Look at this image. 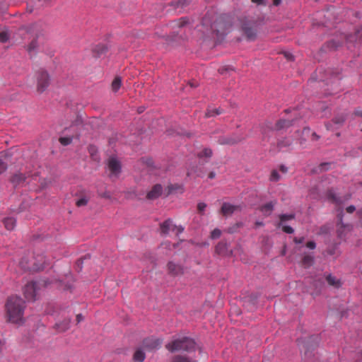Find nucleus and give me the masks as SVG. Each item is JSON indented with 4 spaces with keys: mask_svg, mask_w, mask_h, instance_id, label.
<instances>
[{
    "mask_svg": "<svg viewBox=\"0 0 362 362\" xmlns=\"http://www.w3.org/2000/svg\"><path fill=\"white\" fill-rule=\"evenodd\" d=\"M88 152L93 159H94L95 160L98 159V157L97 155V149L94 146H90L88 147Z\"/></svg>",
    "mask_w": 362,
    "mask_h": 362,
    "instance_id": "nucleus-34",
    "label": "nucleus"
},
{
    "mask_svg": "<svg viewBox=\"0 0 362 362\" xmlns=\"http://www.w3.org/2000/svg\"><path fill=\"white\" fill-rule=\"evenodd\" d=\"M282 230H283V231L284 233H288V234H291L294 231L293 228L289 226H283Z\"/></svg>",
    "mask_w": 362,
    "mask_h": 362,
    "instance_id": "nucleus-43",
    "label": "nucleus"
},
{
    "mask_svg": "<svg viewBox=\"0 0 362 362\" xmlns=\"http://www.w3.org/2000/svg\"><path fill=\"white\" fill-rule=\"evenodd\" d=\"M327 199L337 206H341L343 204L344 201L339 197H338L332 189H329L327 192Z\"/></svg>",
    "mask_w": 362,
    "mask_h": 362,
    "instance_id": "nucleus-16",
    "label": "nucleus"
},
{
    "mask_svg": "<svg viewBox=\"0 0 362 362\" xmlns=\"http://www.w3.org/2000/svg\"><path fill=\"white\" fill-rule=\"evenodd\" d=\"M344 117L343 116L336 117L333 119V122L337 124H341L344 122Z\"/></svg>",
    "mask_w": 362,
    "mask_h": 362,
    "instance_id": "nucleus-44",
    "label": "nucleus"
},
{
    "mask_svg": "<svg viewBox=\"0 0 362 362\" xmlns=\"http://www.w3.org/2000/svg\"><path fill=\"white\" fill-rule=\"evenodd\" d=\"M3 347H4V342L0 340V354L2 352Z\"/></svg>",
    "mask_w": 362,
    "mask_h": 362,
    "instance_id": "nucleus-63",
    "label": "nucleus"
},
{
    "mask_svg": "<svg viewBox=\"0 0 362 362\" xmlns=\"http://www.w3.org/2000/svg\"><path fill=\"white\" fill-rule=\"evenodd\" d=\"M355 209H356V208H355V206H353V205H351V206H348V207L346 209V211H347L348 213H349V214L353 213V212L355 211Z\"/></svg>",
    "mask_w": 362,
    "mask_h": 362,
    "instance_id": "nucleus-53",
    "label": "nucleus"
},
{
    "mask_svg": "<svg viewBox=\"0 0 362 362\" xmlns=\"http://www.w3.org/2000/svg\"><path fill=\"white\" fill-rule=\"evenodd\" d=\"M216 176V173L214 172H211L209 174V178L210 179H213Z\"/></svg>",
    "mask_w": 362,
    "mask_h": 362,
    "instance_id": "nucleus-61",
    "label": "nucleus"
},
{
    "mask_svg": "<svg viewBox=\"0 0 362 362\" xmlns=\"http://www.w3.org/2000/svg\"><path fill=\"white\" fill-rule=\"evenodd\" d=\"M355 115H358V116H360V117H362V111H361V110H356V111L355 112Z\"/></svg>",
    "mask_w": 362,
    "mask_h": 362,
    "instance_id": "nucleus-62",
    "label": "nucleus"
},
{
    "mask_svg": "<svg viewBox=\"0 0 362 362\" xmlns=\"http://www.w3.org/2000/svg\"><path fill=\"white\" fill-rule=\"evenodd\" d=\"M342 211L338 214V229H337V235L339 238H342L344 237V230L348 226H345L342 221Z\"/></svg>",
    "mask_w": 362,
    "mask_h": 362,
    "instance_id": "nucleus-22",
    "label": "nucleus"
},
{
    "mask_svg": "<svg viewBox=\"0 0 362 362\" xmlns=\"http://www.w3.org/2000/svg\"><path fill=\"white\" fill-rule=\"evenodd\" d=\"M329 230V228L327 226H323L320 228V234H325L327 233Z\"/></svg>",
    "mask_w": 362,
    "mask_h": 362,
    "instance_id": "nucleus-46",
    "label": "nucleus"
},
{
    "mask_svg": "<svg viewBox=\"0 0 362 362\" xmlns=\"http://www.w3.org/2000/svg\"><path fill=\"white\" fill-rule=\"evenodd\" d=\"M162 344V340L160 339L155 337H148L144 339L142 342V346L144 349L148 351H153L158 349Z\"/></svg>",
    "mask_w": 362,
    "mask_h": 362,
    "instance_id": "nucleus-8",
    "label": "nucleus"
},
{
    "mask_svg": "<svg viewBox=\"0 0 362 362\" xmlns=\"http://www.w3.org/2000/svg\"><path fill=\"white\" fill-rule=\"evenodd\" d=\"M195 342L189 337L177 339L167 344L165 348L170 352L187 351L190 352L195 350Z\"/></svg>",
    "mask_w": 362,
    "mask_h": 362,
    "instance_id": "nucleus-4",
    "label": "nucleus"
},
{
    "mask_svg": "<svg viewBox=\"0 0 362 362\" xmlns=\"http://www.w3.org/2000/svg\"><path fill=\"white\" fill-rule=\"evenodd\" d=\"M108 169L110 172V176L117 177L121 172V164L117 158L111 157L107 162Z\"/></svg>",
    "mask_w": 362,
    "mask_h": 362,
    "instance_id": "nucleus-9",
    "label": "nucleus"
},
{
    "mask_svg": "<svg viewBox=\"0 0 362 362\" xmlns=\"http://www.w3.org/2000/svg\"><path fill=\"white\" fill-rule=\"evenodd\" d=\"M8 33L6 31H2L0 33V42H6L8 40Z\"/></svg>",
    "mask_w": 362,
    "mask_h": 362,
    "instance_id": "nucleus-40",
    "label": "nucleus"
},
{
    "mask_svg": "<svg viewBox=\"0 0 362 362\" xmlns=\"http://www.w3.org/2000/svg\"><path fill=\"white\" fill-rule=\"evenodd\" d=\"M38 24L34 23L25 28V30L27 33H31L35 35L33 40L30 42V44L27 47V51L30 56L35 54L36 50L38 47V44L37 42V37H38L39 28Z\"/></svg>",
    "mask_w": 362,
    "mask_h": 362,
    "instance_id": "nucleus-6",
    "label": "nucleus"
},
{
    "mask_svg": "<svg viewBox=\"0 0 362 362\" xmlns=\"http://www.w3.org/2000/svg\"><path fill=\"white\" fill-rule=\"evenodd\" d=\"M306 247L310 250H314L316 247V244L314 241H308L306 243Z\"/></svg>",
    "mask_w": 362,
    "mask_h": 362,
    "instance_id": "nucleus-47",
    "label": "nucleus"
},
{
    "mask_svg": "<svg viewBox=\"0 0 362 362\" xmlns=\"http://www.w3.org/2000/svg\"><path fill=\"white\" fill-rule=\"evenodd\" d=\"M329 165H330V163H322L319 166L320 170H321V171L327 170L329 169Z\"/></svg>",
    "mask_w": 362,
    "mask_h": 362,
    "instance_id": "nucleus-45",
    "label": "nucleus"
},
{
    "mask_svg": "<svg viewBox=\"0 0 362 362\" xmlns=\"http://www.w3.org/2000/svg\"><path fill=\"white\" fill-rule=\"evenodd\" d=\"M57 329L59 332H65L69 327V321H64L62 323L56 324Z\"/></svg>",
    "mask_w": 362,
    "mask_h": 362,
    "instance_id": "nucleus-31",
    "label": "nucleus"
},
{
    "mask_svg": "<svg viewBox=\"0 0 362 362\" xmlns=\"http://www.w3.org/2000/svg\"><path fill=\"white\" fill-rule=\"evenodd\" d=\"M52 264L49 257L45 255L44 253H36L33 255L32 261H29L27 257H23L19 264L23 270L40 271L44 269L47 266Z\"/></svg>",
    "mask_w": 362,
    "mask_h": 362,
    "instance_id": "nucleus-3",
    "label": "nucleus"
},
{
    "mask_svg": "<svg viewBox=\"0 0 362 362\" xmlns=\"http://www.w3.org/2000/svg\"><path fill=\"white\" fill-rule=\"evenodd\" d=\"M145 357L146 356L144 352L141 349H138L133 356V359L137 362H143Z\"/></svg>",
    "mask_w": 362,
    "mask_h": 362,
    "instance_id": "nucleus-25",
    "label": "nucleus"
},
{
    "mask_svg": "<svg viewBox=\"0 0 362 362\" xmlns=\"http://www.w3.org/2000/svg\"><path fill=\"white\" fill-rule=\"evenodd\" d=\"M276 201L269 202L264 205L261 206L260 211L264 214V216H269L274 209V206L276 205Z\"/></svg>",
    "mask_w": 362,
    "mask_h": 362,
    "instance_id": "nucleus-21",
    "label": "nucleus"
},
{
    "mask_svg": "<svg viewBox=\"0 0 362 362\" xmlns=\"http://www.w3.org/2000/svg\"><path fill=\"white\" fill-rule=\"evenodd\" d=\"M52 282H47L46 281L42 280L38 282L31 281L28 283L24 287V296L28 300H35L37 295V291L39 288L40 286L43 285L47 286V285L52 284Z\"/></svg>",
    "mask_w": 362,
    "mask_h": 362,
    "instance_id": "nucleus-5",
    "label": "nucleus"
},
{
    "mask_svg": "<svg viewBox=\"0 0 362 362\" xmlns=\"http://www.w3.org/2000/svg\"><path fill=\"white\" fill-rule=\"evenodd\" d=\"M326 280L329 286H332L336 288H338L341 286V281L332 274L327 275Z\"/></svg>",
    "mask_w": 362,
    "mask_h": 362,
    "instance_id": "nucleus-23",
    "label": "nucleus"
},
{
    "mask_svg": "<svg viewBox=\"0 0 362 362\" xmlns=\"http://www.w3.org/2000/svg\"><path fill=\"white\" fill-rule=\"evenodd\" d=\"M284 56L285 57L288 59V60H293V56L292 54L289 53V52H285L284 53Z\"/></svg>",
    "mask_w": 362,
    "mask_h": 362,
    "instance_id": "nucleus-51",
    "label": "nucleus"
},
{
    "mask_svg": "<svg viewBox=\"0 0 362 362\" xmlns=\"http://www.w3.org/2000/svg\"><path fill=\"white\" fill-rule=\"evenodd\" d=\"M281 2V0H273V5L274 6H279Z\"/></svg>",
    "mask_w": 362,
    "mask_h": 362,
    "instance_id": "nucleus-59",
    "label": "nucleus"
},
{
    "mask_svg": "<svg viewBox=\"0 0 362 362\" xmlns=\"http://www.w3.org/2000/svg\"><path fill=\"white\" fill-rule=\"evenodd\" d=\"M293 124V120L289 119H280L276 124V129L279 130L284 128H287Z\"/></svg>",
    "mask_w": 362,
    "mask_h": 362,
    "instance_id": "nucleus-24",
    "label": "nucleus"
},
{
    "mask_svg": "<svg viewBox=\"0 0 362 362\" xmlns=\"http://www.w3.org/2000/svg\"><path fill=\"white\" fill-rule=\"evenodd\" d=\"M172 362H194L190 361L188 358L182 356H175L173 357Z\"/></svg>",
    "mask_w": 362,
    "mask_h": 362,
    "instance_id": "nucleus-33",
    "label": "nucleus"
},
{
    "mask_svg": "<svg viewBox=\"0 0 362 362\" xmlns=\"http://www.w3.org/2000/svg\"><path fill=\"white\" fill-rule=\"evenodd\" d=\"M280 180V175L276 170H273L271 173L270 180L272 182H277Z\"/></svg>",
    "mask_w": 362,
    "mask_h": 362,
    "instance_id": "nucleus-37",
    "label": "nucleus"
},
{
    "mask_svg": "<svg viewBox=\"0 0 362 362\" xmlns=\"http://www.w3.org/2000/svg\"><path fill=\"white\" fill-rule=\"evenodd\" d=\"M175 228L176 225H174L170 219L165 221L160 226V232L163 235L168 234L170 231H175Z\"/></svg>",
    "mask_w": 362,
    "mask_h": 362,
    "instance_id": "nucleus-15",
    "label": "nucleus"
},
{
    "mask_svg": "<svg viewBox=\"0 0 362 362\" xmlns=\"http://www.w3.org/2000/svg\"><path fill=\"white\" fill-rule=\"evenodd\" d=\"M215 252L221 256H230L232 255V251L228 250V243L225 241H221L216 245Z\"/></svg>",
    "mask_w": 362,
    "mask_h": 362,
    "instance_id": "nucleus-12",
    "label": "nucleus"
},
{
    "mask_svg": "<svg viewBox=\"0 0 362 362\" xmlns=\"http://www.w3.org/2000/svg\"><path fill=\"white\" fill-rule=\"evenodd\" d=\"M212 153H213L212 150L211 148H204L202 151H200L197 156L199 158H209L211 157Z\"/></svg>",
    "mask_w": 362,
    "mask_h": 362,
    "instance_id": "nucleus-30",
    "label": "nucleus"
},
{
    "mask_svg": "<svg viewBox=\"0 0 362 362\" xmlns=\"http://www.w3.org/2000/svg\"><path fill=\"white\" fill-rule=\"evenodd\" d=\"M304 238L303 237H301V238H297V237H295L293 238V242L296 243V244H300V243H303L304 242Z\"/></svg>",
    "mask_w": 362,
    "mask_h": 362,
    "instance_id": "nucleus-48",
    "label": "nucleus"
},
{
    "mask_svg": "<svg viewBox=\"0 0 362 362\" xmlns=\"http://www.w3.org/2000/svg\"><path fill=\"white\" fill-rule=\"evenodd\" d=\"M88 200H89V197L85 195V196H83L82 197L79 198L78 199H77V201L76 202V204L78 207L83 206L88 204Z\"/></svg>",
    "mask_w": 362,
    "mask_h": 362,
    "instance_id": "nucleus-32",
    "label": "nucleus"
},
{
    "mask_svg": "<svg viewBox=\"0 0 362 362\" xmlns=\"http://www.w3.org/2000/svg\"><path fill=\"white\" fill-rule=\"evenodd\" d=\"M206 207V204L205 203L199 202L197 204V210H198L199 213L203 214V212L204 211Z\"/></svg>",
    "mask_w": 362,
    "mask_h": 362,
    "instance_id": "nucleus-42",
    "label": "nucleus"
},
{
    "mask_svg": "<svg viewBox=\"0 0 362 362\" xmlns=\"http://www.w3.org/2000/svg\"><path fill=\"white\" fill-rule=\"evenodd\" d=\"M7 168V163L2 158H0V174L4 173Z\"/></svg>",
    "mask_w": 362,
    "mask_h": 362,
    "instance_id": "nucleus-41",
    "label": "nucleus"
},
{
    "mask_svg": "<svg viewBox=\"0 0 362 362\" xmlns=\"http://www.w3.org/2000/svg\"><path fill=\"white\" fill-rule=\"evenodd\" d=\"M305 141V139H300V140H299V144H300V145H303V142H304Z\"/></svg>",
    "mask_w": 362,
    "mask_h": 362,
    "instance_id": "nucleus-64",
    "label": "nucleus"
},
{
    "mask_svg": "<svg viewBox=\"0 0 362 362\" xmlns=\"http://www.w3.org/2000/svg\"><path fill=\"white\" fill-rule=\"evenodd\" d=\"M167 195H169L173 193H183L184 187L182 185L180 184H170L167 187Z\"/></svg>",
    "mask_w": 362,
    "mask_h": 362,
    "instance_id": "nucleus-20",
    "label": "nucleus"
},
{
    "mask_svg": "<svg viewBox=\"0 0 362 362\" xmlns=\"http://www.w3.org/2000/svg\"><path fill=\"white\" fill-rule=\"evenodd\" d=\"M240 206L238 205H233L228 202H224L221 208V213L225 216L233 214L235 211L239 210Z\"/></svg>",
    "mask_w": 362,
    "mask_h": 362,
    "instance_id": "nucleus-13",
    "label": "nucleus"
},
{
    "mask_svg": "<svg viewBox=\"0 0 362 362\" xmlns=\"http://www.w3.org/2000/svg\"><path fill=\"white\" fill-rule=\"evenodd\" d=\"M251 1L257 5H266L265 0H251Z\"/></svg>",
    "mask_w": 362,
    "mask_h": 362,
    "instance_id": "nucleus-50",
    "label": "nucleus"
},
{
    "mask_svg": "<svg viewBox=\"0 0 362 362\" xmlns=\"http://www.w3.org/2000/svg\"><path fill=\"white\" fill-rule=\"evenodd\" d=\"M83 320V317L81 314H78L76 315V321L78 323L81 322Z\"/></svg>",
    "mask_w": 362,
    "mask_h": 362,
    "instance_id": "nucleus-55",
    "label": "nucleus"
},
{
    "mask_svg": "<svg viewBox=\"0 0 362 362\" xmlns=\"http://www.w3.org/2000/svg\"><path fill=\"white\" fill-rule=\"evenodd\" d=\"M291 144L292 141L291 139L285 138L278 142L277 146L279 149H282L284 148L289 147Z\"/></svg>",
    "mask_w": 362,
    "mask_h": 362,
    "instance_id": "nucleus-29",
    "label": "nucleus"
},
{
    "mask_svg": "<svg viewBox=\"0 0 362 362\" xmlns=\"http://www.w3.org/2000/svg\"><path fill=\"white\" fill-rule=\"evenodd\" d=\"M358 214L359 215V217H360V223L362 226V209H361L358 211Z\"/></svg>",
    "mask_w": 362,
    "mask_h": 362,
    "instance_id": "nucleus-58",
    "label": "nucleus"
},
{
    "mask_svg": "<svg viewBox=\"0 0 362 362\" xmlns=\"http://www.w3.org/2000/svg\"><path fill=\"white\" fill-rule=\"evenodd\" d=\"M223 112L220 108H209L206 112V117H214L215 115H221Z\"/></svg>",
    "mask_w": 362,
    "mask_h": 362,
    "instance_id": "nucleus-28",
    "label": "nucleus"
},
{
    "mask_svg": "<svg viewBox=\"0 0 362 362\" xmlns=\"http://www.w3.org/2000/svg\"><path fill=\"white\" fill-rule=\"evenodd\" d=\"M255 225L256 227H259V226H264V223L262 221H256Z\"/></svg>",
    "mask_w": 362,
    "mask_h": 362,
    "instance_id": "nucleus-60",
    "label": "nucleus"
},
{
    "mask_svg": "<svg viewBox=\"0 0 362 362\" xmlns=\"http://www.w3.org/2000/svg\"><path fill=\"white\" fill-rule=\"evenodd\" d=\"M280 170L284 173H286L287 172V168L284 165H281L280 166Z\"/></svg>",
    "mask_w": 362,
    "mask_h": 362,
    "instance_id": "nucleus-57",
    "label": "nucleus"
},
{
    "mask_svg": "<svg viewBox=\"0 0 362 362\" xmlns=\"http://www.w3.org/2000/svg\"><path fill=\"white\" fill-rule=\"evenodd\" d=\"M314 263V257L309 254H303L300 265L305 269L310 268Z\"/></svg>",
    "mask_w": 362,
    "mask_h": 362,
    "instance_id": "nucleus-19",
    "label": "nucleus"
},
{
    "mask_svg": "<svg viewBox=\"0 0 362 362\" xmlns=\"http://www.w3.org/2000/svg\"><path fill=\"white\" fill-rule=\"evenodd\" d=\"M59 284L60 287H62L64 289H69L71 288V285L69 284H66L64 285H62V281H59Z\"/></svg>",
    "mask_w": 362,
    "mask_h": 362,
    "instance_id": "nucleus-52",
    "label": "nucleus"
},
{
    "mask_svg": "<svg viewBox=\"0 0 362 362\" xmlns=\"http://www.w3.org/2000/svg\"><path fill=\"white\" fill-rule=\"evenodd\" d=\"M168 272L173 276H180L184 274V267L182 265L170 261L167 264Z\"/></svg>",
    "mask_w": 362,
    "mask_h": 362,
    "instance_id": "nucleus-10",
    "label": "nucleus"
},
{
    "mask_svg": "<svg viewBox=\"0 0 362 362\" xmlns=\"http://www.w3.org/2000/svg\"><path fill=\"white\" fill-rule=\"evenodd\" d=\"M320 139V136H318L315 132L312 133V139L317 141Z\"/></svg>",
    "mask_w": 362,
    "mask_h": 362,
    "instance_id": "nucleus-54",
    "label": "nucleus"
},
{
    "mask_svg": "<svg viewBox=\"0 0 362 362\" xmlns=\"http://www.w3.org/2000/svg\"><path fill=\"white\" fill-rule=\"evenodd\" d=\"M221 235V230L218 228H215L211 232L210 237L211 239H217Z\"/></svg>",
    "mask_w": 362,
    "mask_h": 362,
    "instance_id": "nucleus-39",
    "label": "nucleus"
},
{
    "mask_svg": "<svg viewBox=\"0 0 362 362\" xmlns=\"http://www.w3.org/2000/svg\"><path fill=\"white\" fill-rule=\"evenodd\" d=\"M310 129H309V128H304V129H303V132H302V134H303V135H307V134H308L310 133Z\"/></svg>",
    "mask_w": 362,
    "mask_h": 362,
    "instance_id": "nucleus-56",
    "label": "nucleus"
},
{
    "mask_svg": "<svg viewBox=\"0 0 362 362\" xmlns=\"http://www.w3.org/2000/svg\"><path fill=\"white\" fill-rule=\"evenodd\" d=\"M295 218V215L291 214H281L279 216V219L281 221V222H284V221H288V220H292Z\"/></svg>",
    "mask_w": 362,
    "mask_h": 362,
    "instance_id": "nucleus-36",
    "label": "nucleus"
},
{
    "mask_svg": "<svg viewBox=\"0 0 362 362\" xmlns=\"http://www.w3.org/2000/svg\"><path fill=\"white\" fill-rule=\"evenodd\" d=\"M162 191H163L162 186L159 184H156L147 193L146 198L148 199H151V200L156 199L161 195Z\"/></svg>",
    "mask_w": 362,
    "mask_h": 362,
    "instance_id": "nucleus-14",
    "label": "nucleus"
},
{
    "mask_svg": "<svg viewBox=\"0 0 362 362\" xmlns=\"http://www.w3.org/2000/svg\"><path fill=\"white\" fill-rule=\"evenodd\" d=\"M28 176H29V175H26L25 174L19 172L12 175L10 178V181L14 186H17L23 183Z\"/></svg>",
    "mask_w": 362,
    "mask_h": 362,
    "instance_id": "nucleus-18",
    "label": "nucleus"
},
{
    "mask_svg": "<svg viewBox=\"0 0 362 362\" xmlns=\"http://www.w3.org/2000/svg\"><path fill=\"white\" fill-rule=\"evenodd\" d=\"M188 23V19L186 18H181L177 21L175 22L174 27L182 28Z\"/></svg>",
    "mask_w": 362,
    "mask_h": 362,
    "instance_id": "nucleus-35",
    "label": "nucleus"
},
{
    "mask_svg": "<svg viewBox=\"0 0 362 362\" xmlns=\"http://www.w3.org/2000/svg\"><path fill=\"white\" fill-rule=\"evenodd\" d=\"M230 28L231 21L228 16L206 13L202 19L201 30L206 37L219 40L230 31Z\"/></svg>",
    "mask_w": 362,
    "mask_h": 362,
    "instance_id": "nucleus-1",
    "label": "nucleus"
},
{
    "mask_svg": "<svg viewBox=\"0 0 362 362\" xmlns=\"http://www.w3.org/2000/svg\"><path fill=\"white\" fill-rule=\"evenodd\" d=\"M241 140L240 137L234 136H223L218 139V143L221 145H233L237 144Z\"/></svg>",
    "mask_w": 362,
    "mask_h": 362,
    "instance_id": "nucleus-17",
    "label": "nucleus"
},
{
    "mask_svg": "<svg viewBox=\"0 0 362 362\" xmlns=\"http://www.w3.org/2000/svg\"><path fill=\"white\" fill-rule=\"evenodd\" d=\"M183 230H184V228L181 226H176V228H175V231L176 232L177 235L182 233Z\"/></svg>",
    "mask_w": 362,
    "mask_h": 362,
    "instance_id": "nucleus-49",
    "label": "nucleus"
},
{
    "mask_svg": "<svg viewBox=\"0 0 362 362\" xmlns=\"http://www.w3.org/2000/svg\"><path fill=\"white\" fill-rule=\"evenodd\" d=\"M122 85V79L120 77L117 76L112 81L111 84V88L113 92H117L121 87Z\"/></svg>",
    "mask_w": 362,
    "mask_h": 362,
    "instance_id": "nucleus-27",
    "label": "nucleus"
},
{
    "mask_svg": "<svg viewBox=\"0 0 362 362\" xmlns=\"http://www.w3.org/2000/svg\"><path fill=\"white\" fill-rule=\"evenodd\" d=\"M242 30L247 40H254L257 35V31L250 23H244L242 25Z\"/></svg>",
    "mask_w": 362,
    "mask_h": 362,
    "instance_id": "nucleus-11",
    "label": "nucleus"
},
{
    "mask_svg": "<svg viewBox=\"0 0 362 362\" xmlns=\"http://www.w3.org/2000/svg\"><path fill=\"white\" fill-rule=\"evenodd\" d=\"M59 141L60 144H62L63 146H67L71 143L72 138L69 137V136L60 137L59 139Z\"/></svg>",
    "mask_w": 362,
    "mask_h": 362,
    "instance_id": "nucleus-38",
    "label": "nucleus"
},
{
    "mask_svg": "<svg viewBox=\"0 0 362 362\" xmlns=\"http://www.w3.org/2000/svg\"><path fill=\"white\" fill-rule=\"evenodd\" d=\"M37 90L38 93H43L49 86L50 78L48 73L42 69L36 72Z\"/></svg>",
    "mask_w": 362,
    "mask_h": 362,
    "instance_id": "nucleus-7",
    "label": "nucleus"
},
{
    "mask_svg": "<svg viewBox=\"0 0 362 362\" xmlns=\"http://www.w3.org/2000/svg\"><path fill=\"white\" fill-rule=\"evenodd\" d=\"M4 224L6 229L11 230L16 226V220L13 218H6L4 220Z\"/></svg>",
    "mask_w": 362,
    "mask_h": 362,
    "instance_id": "nucleus-26",
    "label": "nucleus"
},
{
    "mask_svg": "<svg viewBox=\"0 0 362 362\" xmlns=\"http://www.w3.org/2000/svg\"><path fill=\"white\" fill-rule=\"evenodd\" d=\"M25 307V301L22 298L18 296L10 297L6 305L8 321L16 324L22 322Z\"/></svg>",
    "mask_w": 362,
    "mask_h": 362,
    "instance_id": "nucleus-2",
    "label": "nucleus"
}]
</instances>
